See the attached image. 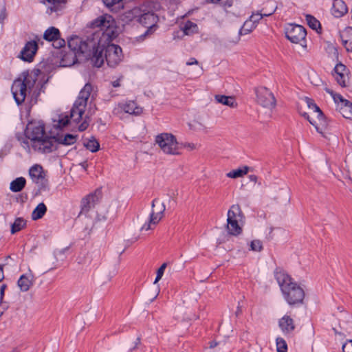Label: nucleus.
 Here are the masks:
<instances>
[{"mask_svg": "<svg viewBox=\"0 0 352 352\" xmlns=\"http://www.w3.org/2000/svg\"><path fill=\"white\" fill-rule=\"evenodd\" d=\"M157 21V17L154 13L151 12H144L141 10V14L138 19V22L146 28H151L154 25Z\"/></svg>", "mask_w": 352, "mask_h": 352, "instance_id": "6ab92c4d", "label": "nucleus"}, {"mask_svg": "<svg viewBox=\"0 0 352 352\" xmlns=\"http://www.w3.org/2000/svg\"><path fill=\"white\" fill-rule=\"evenodd\" d=\"M100 199V191L96 190L94 193H91L85 197L81 202L82 210L87 211L99 201Z\"/></svg>", "mask_w": 352, "mask_h": 352, "instance_id": "f3484780", "label": "nucleus"}, {"mask_svg": "<svg viewBox=\"0 0 352 352\" xmlns=\"http://www.w3.org/2000/svg\"><path fill=\"white\" fill-rule=\"evenodd\" d=\"M305 102L310 111L305 113L303 116L315 126L318 132L322 133L327 126L322 111L311 99L305 98Z\"/></svg>", "mask_w": 352, "mask_h": 352, "instance_id": "6e6552de", "label": "nucleus"}, {"mask_svg": "<svg viewBox=\"0 0 352 352\" xmlns=\"http://www.w3.org/2000/svg\"><path fill=\"white\" fill-rule=\"evenodd\" d=\"M166 267V263H163L157 271V276L154 281V284H156L162 277L164 270Z\"/></svg>", "mask_w": 352, "mask_h": 352, "instance_id": "79ce46f5", "label": "nucleus"}, {"mask_svg": "<svg viewBox=\"0 0 352 352\" xmlns=\"http://www.w3.org/2000/svg\"><path fill=\"white\" fill-rule=\"evenodd\" d=\"M245 223L244 214L239 205H232L228 211L226 230L230 235L237 236L242 232Z\"/></svg>", "mask_w": 352, "mask_h": 352, "instance_id": "423d86ee", "label": "nucleus"}, {"mask_svg": "<svg viewBox=\"0 0 352 352\" xmlns=\"http://www.w3.org/2000/svg\"><path fill=\"white\" fill-rule=\"evenodd\" d=\"M34 276L32 273L29 274H23L18 280L17 285L21 292H27L33 285Z\"/></svg>", "mask_w": 352, "mask_h": 352, "instance_id": "412c9836", "label": "nucleus"}, {"mask_svg": "<svg viewBox=\"0 0 352 352\" xmlns=\"http://www.w3.org/2000/svg\"><path fill=\"white\" fill-rule=\"evenodd\" d=\"M114 218L115 213L113 210L110 211L109 208H101L97 212L94 225H98L107 221H111Z\"/></svg>", "mask_w": 352, "mask_h": 352, "instance_id": "aec40b11", "label": "nucleus"}, {"mask_svg": "<svg viewBox=\"0 0 352 352\" xmlns=\"http://www.w3.org/2000/svg\"><path fill=\"white\" fill-rule=\"evenodd\" d=\"M38 50V44L34 41H30L25 43L22 48L18 58L25 62L31 63L33 61L36 53Z\"/></svg>", "mask_w": 352, "mask_h": 352, "instance_id": "ddd939ff", "label": "nucleus"}, {"mask_svg": "<svg viewBox=\"0 0 352 352\" xmlns=\"http://www.w3.org/2000/svg\"><path fill=\"white\" fill-rule=\"evenodd\" d=\"M26 226V221L23 218L19 217L15 219L14 223L11 225V233L15 234L21 231Z\"/></svg>", "mask_w": 352, "mask_h": 352, "instance_id": "72a5a7b5", "label": "nucleus"}, {"mask_svg": "<svg viewBox=\"0 0 352 352\" xmlns=\"http://www.w3.org/2000/svg\"><path fill=\"white\" fill-rule=\"evenodd\" d=\"M7 16L5 10H3L0 14V21L2 22Z\"/></svg>", "mask_w": 352, "mask_h": 352, "instance_id": "5fc2aeb1", "label": "nucleus"}, {"mask_svg": "<svg viewBox=\"0 0 352 352\" xmlns=\"http://www.w3.org/2000/svg\"><path fill=\"white\" fill-rule=\"evenodd\" d=\"M256 27V25L248 19L243 23V26L240 29L239 34L241 35L248 34L255 29Z\"/></svg>", "mask_w": 352, "mask_h": 352, "instance_id": "c9c22d12", "label": "nucleus"}, {"mask_svg": "<svg viewBox=\"0 0 352 352\" xmlns=\"http://www.w3.org/2000/svg\"><path fill=\"white\" fill-rule=\"evenodd\" d=\"M249 179L251 182L256 183L257 182V177L254 175H249Z\"/></svg>", "mask_w": 352, "mask_h": 352, "instance_id": "6e6d98bb", "label": "nucleus"}, {"mask_svg": "<svg viewBox=\"0 0 352 352\" xmlns=\"http://www.w3.org/2000/svg\"><path fill=\"white\" fill-rule=\"evenodd\" d=\"M40 1L48 6L50 12H57L63 9L67 2V0H41Z\"/></svg>", "mask_w": 352, "mask_h": 352, "instance_id": "393cba45", "label": "nucleus"}, {"mask_svg": "<svg viewBox=\"0 0 352 352\" xmlns=\"http://www.w3.org/2000/svg\"><path fill=\"white\" fill-rule=\"evenodd\" d=\"M25 138L19 140L21 146L28 152L32 148L41 153H49L55 149L56 140L47 135L41 121H33L28 124L25 131Z\"/></svg>", "mask_w": 352, "mask_h": 352, "instance_id": "f03ea898", "label": "nucleus"}, {"mask_svg": "<svg viewBox=\"0 0 352 352\" xmlns=\"http://www.w3.org/2000/svg\"><path fill=\"white\" fill-rule=\"evenodd\" d=\"M84 146L90 151L94 153L98 151L100 144L94 138L86 139L84 141Z\"/></svg>", "mask_w": 352, "mask_h": 352, "instance_id": "f704fd0d", "label": "nucleus"}, {"mask_svg": "<svg viewBox=\"0 0 352 352\" xmlns=\"http://www.w3.org/2000/svg\"><path fill=\"white\" fill-rule=\"evenodd\" d=\"M196 129L203 132H207V127L200 122H196Z\"/></svg>", "mask_w": 352, "mask_h": 352, "instance_id": "de8ad7c7", "label": "nucleus"}, {"mask_svg": "<svg viewBox=\"0 0 352 352\" xmlns=\"http://www.w3.org/2000/svg\"><path fill=\"white\" fill-rule=\"evenodd\" d=\"M274 276L284 299L289 305H295L302 302L305 298L304 289L285 270L276 268Z\"/></svg>", "mask_w": 352, "mask_h": 352, "instance_id": "7ed1b4c3", "label": "nucleus"}, {"mask_svg": "<svg viewBox=\"0 0 352 352\" xmlns=\"http://www.w3.org/2000/svg\"><path fill=\"white\" fill-rule=\"evenodd\" d=\"M6 288V285H2L0 287V300H3L5 289Z\"/></svg>", "mask_w": 352, "mask_h": 352, "instance_id": "09e8293b", "label": "nucleus"}, {"mask_svg": "<svg viewBox=\"0 0 352 352\" xmlns=\"http://www.w3.org/2000/svg\"><path fill=\"white\" fill-rule=\"evenodd\" d=\"M342 42L347 52H352V28H345L340 34Z\"/></svg>", "mask_w": 352, "mask_h": 352, "instance_id": "b1692460", "label": "nucleus"}, {"mask_svg": "<svg viewBox=\"0 0 352 352\" xmlns=\"http://www.w3.org/2000/svg\"><path fill=\"white\" fill-rule=\"evenodd\" d=\"M279 327L284 333H289L295 329L292 318L288 316H284L280 319Z\"/></svg>", "mask_w": 352, "mask_h": 352, "instance_id": "bb28decb", "label": "nucleus"}, {"mask_svg": "<svg viewBox=\"0 0 352 352\" xmlns=\"http://www.w3.org/2000/svg\"><path fill=\"white\" fill-rule=\"evenodd\" d=\"M208 1H210L212 3L217 4L225 8L230 7L232 4L231 0H208Z\"/></svg>", "mask_w": 352, "mask_h": 352, "instance_id": "ea45409f", "label": "nucleus"}, {"mask_svg": "<svg viewBox=\"0 0 352 352\" xmlns=\"http://www.w3.org/2000/svg\"><path fill=\"white\" fill-rule=\"evenodd\" d=\"M117 113L124 112L131 115L139 116L142 112V108L137 105L133 100L120 102L115 109Z\"/></svg>", "mask_w": 352, "mask_h": 352, "instance_id": "4468645a", "label": "nucleus"}, {"mask_svg": "<svg viewBox=\"0 0 352 352\" xmlns=\"http://www.w3.org/2000/svg\"><path fill=\"white\" fill-rule=\"evenodd\" d=\"M347 11L348 8L342 0H334L331 12L335 17H341L344 15Z\"/></svg>", "mask_w": 352, "mask_h": 352, "instance_id": "4be33fe9", "label": "nucleus"}, {"mask_svg": "<svg viewBox=\"0 0 352 352\" xmlns=\"http://www.w3.org/2000/svg\"><path fill=\"white\" fill-rule=\"evenodd\" d=\"M256 101L262 107L272 110L276 105V100L274 94L265 87H259L256 89Z\"/></svg>", "mask_w": 352, "mask_h": 352, "instance_id": "9d476101", "label": "nucleus"}, {"mask_svg": "<svg viewBox=\"0 0 352 352\" xmlns=\"http://www.w3.org/2000/svg\"><path fill=\"white\" fill-rule=\"evenodd\" d=\"M89 125V118L86 116L83 122L79 125L78 130L80 131H83L87 129Z\"/></svg>", "mask_w": 352, "mask_h": 352, "instance_id": "c03bdc74", "label": "nucleus"}, {"mask_svg": "<svg viewBox=\"0 0 352 352\" xmlns=\"http://www.w3.org/2000/svg\"><path fill=\"white\" fill-rule=\"evenodd\" d=\"M8 303L3 300H0V318L2 316L3 313L8 309Z\"/></svg>", "mask_w": 352, "mask_h": 352, "instance_id": "49530a36", "label": "nucleus"}, {"mask_svg": "<svg viewBox=\"0 0 352 352\" xmlns=\"http://www.w3.org/2000/svg\"><path fill=\"white\" fill-rule=\"evenodd\" d=\"M214 100L217 102L223 105L228 106L230 108H236L238 103L233 96H228L225 95H215Z\"/></svg>", "mask_w": 352, "mask_h": 352, "instance_id": "a878e982", "label": "nucleus"}, {"mask_svg": "<svg viewBox=\"0 0 352 352\" xmlns=\"http://www.w3.org/2000/svg\"><path fill=\"white\" fill-rule=\"evenodd\" d=\"M249 170V167L243 166L241 168L232 170L226 174V176L229 178L236 179L242 177L245 175Z\"/></svg>", "mask_w": 352, "mask_h": 352, "instance_id": "473e14b6", "label": "nucleus"}, {"mask_svg": "<svg viewBox=\"0 0 352 352\" xmlns=\"http://www.w3.org/2000/svg\"><path fill=\"white\" fill-rule=\"evenodd\" d=\"M140 14L141 8L138 7L133 8L124 13L122 15V20L128 22L137 19V21H138Z\"/></svg>", "mask_w": 352, "mask_h": 352, "instance_id": "c85d7f7f", "label": "nucleus"}, {"mask_svg": "<svg viewBox=\"0 0 352 352\" xmlns=\"http://www.w3.org/2000/svg\"><path fill=\"white\" fill-rule=\"evenodd\" d=\"M25 182V178L18 177L10 183V188L12 192H19L24 188Z\"/></svg>", "mask_w": 352, "mask_h": 352, "instance_id": "7c9ffc66", "label": "nucleus"}, {"mask_svg": "<svg viewBox=\"0 0 352 352\" xmlns=\"http://www.w3.org/2000/svg\"><path fill=\"white\" fill-rule=\"evenodd\" d=\"M152 212L150 215V219L147 223H145L142 227V230H149L153 228L160 221L164 216L165 210V205L160 199H155L152 203Z\"/></svg>", "mask_w": 352, "mask_h": 352, "instance_id": "1a4fd4ad", "label": "nucleus"}, {"mask_svg": "<svg viewBox=\"0 0 352 352\" xmlns=\"http://www.w3.org/2000/svg\"><path fill=\"white\" fill-rule=\"evenodd\" d=\"M80 165L82 167V168H83V169L86 170V168H87V162H82V163H81Z\"/></svg>", "mask_w": 352, "mask_h": 352, "instance_id": "e2e57ef3", "label": "nucleus"}, {"mask_svg": "<svg viewBox=\"0 0 352 352\" xmlns=\"http://www.w3.org/2000/svg\"><path fill=\"white\" fill-rule=\"evenodd\" d=\"M76 135L67 134L64 137H59L58 141L60 144L64 145H72L76 142Z\"/></svg>", "mask_w": 352, "mask_h": 352, "instance_id": "e433bc0d", "label": "nucleus"}, {"mask_svg": "<svg viewBox=\"0 0 352 352\" xmlns=\"http://www.w3.org/2000/svg\"><path fill=\"white\" fill-rule=\"evenodd\" d=\"M140 338H137L134 342V346L133 347H131V349L133 350V349H135V348H137V346L140 344Z\"/></svg>", "mask_w": 352, "mask_h": 352, "instance_id": "4d7b16f0", "label": "nucleus"}, {"mask_svg": "<svg viewBox=\"0 0 352 352\" xmlns=\"http://www.w3.org/2000/svg\"><path fill=\"white\" fill-rule=\"evenodd\" d=\"M333 77L338 85L341 87H346L349 82L348 70L346 66L338 63L334 68Z\"/></svg>", "mask_w": 352, "mask_h": 352, "instance_id": "2eb2a0df", "label": "nucleus"}, {"mask_svg": "<svg viewBox=\"0 0 352 352\" xmlns=\"http://www.w3.org/2000/svg\"><path fill=\"white\" fill-rule=\"evenodd\" d=\"M342 352H352V340H347L342 345Z\"/></svg>", "mask_w": 352, "mask_h": 352, "instance_id": "a18cd8bd", "label": "nucleus"}, {"mask_svg": "<svg viewBox=\"0 0 352 352\" xmlns=\"http://www.w3.org/2000/svg\"><path fill=\"white\" fill-rule=\"evenodd\" d=\"M184 147L188 148L189 150H194L196 148V145L193 143H185Z\"/></svg>", "mask_w": 352, "mask_h": 352, "instance_id": "8fccbe9b", "label": "nucleus"}, {"mask_svg": "<svg viewBox=\"0 0 352 352\" xmlns=\"http://www.w3.org/2000/svg\"><path fill=\"white\" fill-rule=\"evenodd\" d=\"M29 174L32 181L36 184H41L45 177L43 168L40 165L33 166L29 170Z\"/></svg>", "mask_w": 352, "mask_h": 352, "instance_id": "5701e85b", "label": "nucleus"}, {"mask_svg": "<svg viewBox=\"0 0 352 352\" xmlns=\"http://www.w3.org/2000/svg\"><path fill=\"white\" fill-rule=\"evenodd\" d=\"M92 91V86L87 83L80 90L79 96L75 101L70 112V118L75 122H78L82 119L88 100Z\"/></svg>", "mask_w": 352, "mask_h": 352, "instance_id": "0eeeda50", "label": "nucleus"}, {"mask_svg": "<svg viewBox=\"0 0 352 352\" xmlns=\"http://www.w3.org/2000/svg\"><path fill=\"white\" fill-rule=\"evenodd\" d=\"M306 35V30L302 25L289 24L285 28V36L293 43L303 45Z\"/></svg>", "mask_w": 352, "mask_h": 352, "instance_id": "9b49d317", "label": "nucleus"}, {"mask_svg": "<svg viewBox=\"0 0 352 352\" xmlns=\"http://www.w3.org/2000/svg\"><path fill=\"white\" fill-rule=\"evenodd\" d=\"M198 63L197 60L195 58H191L187 63L186 65H197Z\"/></svg>", "mask_w": 352, "mask_h": 352, "instance_id": "3c124183", "label": "nucleus"}, {"mask_svg": "<svg viewBox=\"0 0 352 352\" xmlns=\"http://www.w3.org/2000/svg\"><path fill=\"white\" fill-rule=\"evenodd\" d=\"M181 30L186 35H191L197 32L198 28L196 23L188 21L181 26Z\"/></svg>", "mask_w": 352, "mask_h": 352, "instance_id": "2f4dec72", "label": "nucleus"}, {"mask_svg": "<svg viewBox=\"0 0 352 352\" xmlns=\"http://www.w3.org/2000/svg\"><path fill=\"white\" fill-rule=\"evenodd\" d=\"M329 49L334 54V56H338V50L334 46H333V45L329 46Z\"/></svg>", "mask_w": 352, "mask_h": 352, "instance_id": "603ef678", "label": "nucleus"}, {"mask_svg": "<svg viewBox=\"0 0 352 352\" xmlns=\"http://www.w3.org/2000/svg\"><path fill=\"white\" fill-rule=\"evenodd\" d=\"M333 331H334V332H335V333H336V334L339 333L338 332V331H337L336 329H333Z\"/></svg>", "mask_w": 352, "mask_h": 352, "instance_id": "0e129e2a", "label": "nucleus"}, {"mask_svg": "<svg viewBox=\"0 0 352 352\" xmlns=\"http://www.w3.org/2000/svg\"><path fill=\"white\" fill-rule=\"evenodd\" d=\"M39 74L38 69L23 71L14 80L11 91L17 104H22L29 95L35 91Z\"/></svg>", "mask_w": 352, "mask_h": 352, "instance_id": "20e7f679", "label": "nucleus"}, {"mask_svg": "<svg viewBox=\"0 0 352 352\" xmlns=\"http://www.w3.org/2000/svg\"><path fill=\"white\" fill-rule=\"evenodd\" d=\"M4 274H3V266L0 265V282L3 279Z\"/></svg>", "mask_w": 352, "mask_h": 352, "instance_id": "13d9d810", "label": "nucleus"}, {"mask_svg": "<svg viewBox=\"0 0 352 352\" xmlns=\"http://www.w3.org/2000/svg\"><path fill=\"white\" fill-rule=\"evenodd\" d=\"M112 85L114 87H119L120 85V80H116L115 81H113L112 82Z\"/></svg>", "mask_w": 352, "mask_h": 352, "instance_id": "bf43d9fd", "label": "nucleus"}, {"mask_svg": "<svg viewBox=\"0 0 352 352\" xmlns=\"http://www.w3.org/2000/svg\"><path fill=\"white\" fill-rule=\"evenodd\" d=\"M50 260L52 261L53 265H54V264L57 262V258L54 255L52 256V258H50Z\"/></svg>", "mask_w": 352, "mask_h": 352, "instance_id": "680f3d73", "label": "nucleus"}, {"mask_svg": "<svg viewBox=\"0 0 352 352\" xmlns=\"http://www.w3.org/2000/svg\"><path fill=\"white\" fill-rule=\"evenodd\" d=\"M276 351L277 352H287V344L282 338H276Z\"/></svg>", "mask_w": 352, "mask_h": 352, "instance_id": "58836bf2", "label": "nucleus"}, {"mask_svg": "<svg viewBox=\"0 0 352 352\" xmlns=\"http://www.w3.org/2000/svg\"><path fill=\"white\" fill-rule=\"evenodd\" d=\"M250 248L252 251L260 252L262 248V243L259 240H254L250 243Z\"/></svg>", "mask_w": 352, "mask_h": 352, "instance_id": "a19ab883", "label": "nucleus"}, {"mask_svg": "<svg viewBox=\"0 0 352 352\" xmlns=\"http://www.w3.org/2000/svg\"><path fill=\"white\" fill-rule=\"evenodd\" d=\"M263 14L260 12L254 13L250 16V20L252 21L254 24L257 23L263 18Z\"/></svg>", "mask_w": 352, "mask_h": 352, "instance_id": "37998d69", "label": "nucleus"}, {"mask_svg": "<svg viewBox=\"0 0 352 352\" xmlns=\"http://www.w3.org/2000/svg\"><path fill=\"white\" fill-rule=\"evenodd\" d=\"M91 27L99 30L85 38L72 37L68 46L90 58L95 67H100L104 59L109 67L117 66L122 60V51L120 46L110 43L119 33L116 21L111 15L106 14L94 20Z\"/></svg>", "mask_w": 352, "mask_h": 352, "instance_id": "f257e3e1", "label": "nucleus"}, {"mask_svg": "<svg viewBox=\"0 0 352 352\" xmlns=\"http://www.w3.org/2000/svg\"><path fill=\"white\" fill-rule=\"evenodd\" d=\"M155 143L164 155H179L182 153V144L176 137L170 133H162L155 136Z\"/></svg>", "mask_w": 352, "mask_h": 352, "instance_id": "39448f33", "label": "nucleus"}, {"mask_svg": "<svg viewBox=\"0 0 352 352\" xmlns=\"http://www.w3.org/2000/svg\"><path fill=\"white\" fill-rule=\"evenodd\" d=\"M276 9V7L273 8L271 10V11H270V12L267 11V12H264V13L263 14V16H268L272 15V14L275 12Z\"/></svg>", "mask_w": 352, "mask_h": 352, "instance_id": "864d4df0", "label": "nucleus"}, {"mask_svg": "<svg viewBox=\"0 0 352 352\" xmlns=\"http://www.w3.org/2000/svg\"><path fill=\"white\" fill-rule=\"evenodd\" d=\"M54 268H55V266H52L51 267H50V270H52Z\"/></svg>", "mask_w": 352, "mask_h": 352, "instance_id": "69168bd1", "label": "nucleus"}, {"mask_svg": "<svg viewBox=\"0 0 352 352\" xmlns=\"http://www.w3.org/2000/svg\"><path fill=\"white\" fill-rule=\"evenodd\" d=\"M47 212V207L43 203H40L32 211L31 217L32 220H38L41 219Z\"/></svg>", "mask_w": 352, "mask_h": 352, "instance_id": "c756f323", "label": "nucleus"}, {"mask_svg": "<svg viewBox=\"0 0 352 352\" xmlns=\"http://www.w3.org/2000/svg\"><path fill=\"white\" fill-rule=\"evenodd\" d=\"M69 47L71 50V52L66 53L61 58L62 66L69 67L73 65L77 62L78 57H82L85 59H89V58H87L82 53H80L72 50L69 46Z\"/></svg>", "mask_w": 352, "mask_h": 352, "instance_id": "dca6fc26", "label": "nucleus"}, {"mask_svg": "<svg viewBox=\"0 0 352 352\" xmlns=\"http://www.w3.org/2000/svg\"><path fill=\"white\" fill-rule=\"evenodd\" d=\"M59 36L60 32L57 28L54 27H51L46 30L43 34V38L46 41H54L58 42V45L56 46V47H60L65 45V41L59 39Z\"/></svg>", "mask_w": 352, "mask_h": 352, "instance_id": "a211bd4d", "label": "nucleus"}, {"mask_svg": "<svg viewBox=\"0 0 352 352\" xmlns=\"http://www.w3.org/2000/svg\"><path fill=\"white\" fill-rule=\"evenodd\" d=\"M218 343L215 341H212L210 342V348L212 349L217 346Z\"/></svg>", "mask_w": 352, "mask_h": 352, "instance_id": "052dcab7", "label": "nucleus"}, {"mask_svg": "<svg viewBox=\"0 0 352 352\" xmlns=\"http://www.w3.org/2000/svg\"><path fill=\"white\" fill-rule=\"evenodd\" d=\"M306 21L309 26L315 30H317L320 28V23L315 17L311 15H306Z\"/></svg>", "mask_w": 352, "mask_h": 352, "instance_id": "4c0bfd02", "label": "nucleus"}, {"mask_svg": "<svg viewBox=\"0 0 352 352\" xmlns=\"http://www.w3.org/2000/svg\"><path fill=\"white\" fill-rule=\"evenodd\" d=\"M325 90L333 98L334 102L337 104V109L342 116L346 119L352 120V103L344 99L341 95L334 94L332 90L327 87L325 88Z\"/></svg>", "mask_w": 352, "mask_h": 352, "instance_id": "f8f14e48", "label": "nucleus"}, {"mask_svg": "<svg viewBox=\"0 0 352 352\" xmlns=\"http://www.w3.org/2000/svg\"><path fill=\"white\" fill-rule=\"evenodd\" d=\"M69 117L65 115H58L53 118L52 126L54 129H62L69 124Z\"/></svg>", "mask_w": 352, "mask_h": 352, "instance_id": "cd10ccee", "label": "nucleus"}]
</instances>
